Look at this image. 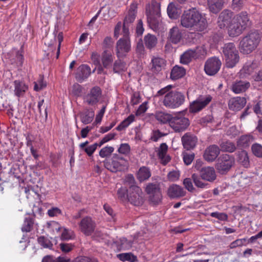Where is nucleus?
I'll list each match as a JSON object with an SVG mask.
<instances>
[{
    "instance_id": "1",
    "label": "nucleus",
    "mask_w": 262,
    "mask_h": 262,
    "mask_svg": "<svg viewBox=\"0 0 262 262\" xmlns=\"http://www.w3.org/2000/svg\"><path fill=\"white\" fill-rule=\"evenodd\" d=\"M117 197L122 202H129L135 206H142L145 195L135 181H124L123 186L117 190Z\"/></svg>"
},
{
    "instance_id": "2",
    "label": "nucleus",
    "mask_w": 262,
    "mask_h": 262,
    "mask_svg": "<svg viewBox=\"0 0 262 262\" xmlns=\"http://www.w3.org/2000/svg\"><path fill=\"white\" fill-rule=\"evenodd\" d=\"M181 25L196 31H203L208 26L205 16L193 8L184 11L181 17Z\"/></svg>"
},
{
    "instance_id": "3",
    "label": "nucleus",
    "mask_w": 262,
    "mask_h": 262,
    "mask_svg": "<svg viewBox=\"0 0 262 262\" xmlns=\"http://www.w3.org/2000/svg\"><path fill=\"white\" fill-rule=\"evenodd\" d=\"M172 85H168L159 90L156 97L165 95L162 101L163 104L169 108H176L182 105L185 101L184 95L177 91H171Z\"/></svg>"
},
{
    "instance_id": "4",
    "label": "nucleus",
    "mask_w": 262,
    "mask_h": 262,
    "mask_svg": "<svg viewBox=\"0 0 262 262\" xmlns=\"http://www.w3.org/2000/svg\"><path fill=\"white\" fill-rule=\"evenodd\" d=\"M261 39V35L257 30L249 31L240 40L238 48L243 54H249L255 50Z\"/></svg>"
},
{
    "instance_id": "5",
    "label": "nucleus",
    "mask_w": 262,
    "mask_h": 262,
    "mask_svg": "<svg viewBox=\"0 0 262 262\" xmlns=\"http://www.w3.org/2000/svg\"><path fill=\"white\" fill-rule=\"evenodd\" d=\"M222 53L227 68H232L238 62L239 60L238 51L233 42L224 44L222 47Z\"/></svg>"
},
{
    "instance_id": "6",
    "label": "nucleus",
    "mask_w": 262,
    "mask_h": 262,
    "mask_svg": "<svg viewBox=\"0 0 262 262\" xmlns=\"http://www.w3.org/2000/svg\"><path fill=\"white\" fill-rule=\"evenodd\" d=\"M235 164V159L233 156L227 154L221 155L216 160L215 167L222 174H226Z\"/></svg>"
},
{
    "instance_id": "7",
    "label": "nucleus",
    "mask_w": 262,
    "mask_h": 262,
    "mask_svg": "<svg viewBox=\"0 0 262 262\" xmlns=\"http://www.w3.org/2000/svg\"><path fill=\"white\" fill-rule=\"evenodd\" d=\"M145 191L148 195L150 202L154 205H158L162 202L163 196L159 183H148L145 187Z\"/></svg>"
},
{
    "instance_id": "8",
    "label": "nucleus",
    "mask_w": 262,
    "mask_h": 262,
    "mask_svg": "<svg viewBox=\"0 0 262 262\" xmlns=\"http://www.w3.org/2000/svg\"><path fill=\"white\" fill-rule=\"evenodd\" d=\"M104 165L108 170L115 172L124 169L126 167L127 161L122 157L114 154L110 160H106L104 162Z\"/></svg>"
},
{
    "instance_id": "9",
    "label": "nucleus",
    "mask_w": 262,
    "mask_h": 262,
    "mask_svg": "<svg viewBox=\"0 0 262 262\" xmlns=\"http://www.w3.org/2000/svg\"><path fill=\"white\" fill-rule=\"evenodd\" d=\"M80 231L86 236H90L95 231L96 224L95 221L90 216L83 217L78 223Z\"/></svg>"
},
{
    "instance_id": "10",
    "label": "nucleus",
    "mask_w": 262,
    "mask_h": 262,
    "mask_svg": "<svg viewBox=\"0 0 262 262\" xmlns=\"http://www.w3.org/2000/svg\"><path fill=\"white\" fill-rule=\"evenodd\" d=\"M190 125V121L184 117H172L170 122V126L175 132L180 133L185 131Z\"/></svg>"
},
{
    "instance_id": "11",
    "label": "nucleus",
    "mask_w": 262,
    "mask_h": 262,
    "mask_svg": "<svg viewBox=\"0 0 262 262\" xmlns=\"http://www.w3.org/2000/svg\"><path fill=\"white\" fill-rule=\"evenodd\" d=\"M211 100L212 97L210 95L200 96L190 104L189 112L193 113L199 112L205 107Z\"/></svg>"
},
{
    "instance_id": "12",
    "label": "nucleus",
    "mask_w": 262,
    "mask_h": 262,
    "mask_svg": "<svg viewBox=\"0 0 262 262\" xmlns=\"http://www.w3.org/2000/svg\"><path fill=\"white\" fill-rule=\"evenodd\" d=\"M222 65L221 61L217 57H213L208 59L204 66V70L208 75H215Z\"/></svg>"
},
{
    "instance_id": "13",
    "label": "nucleus",
    "mask_w": 262,
    "mask_h": 262,
    "mask_svg": "<svg viewBox=\"0 0 262 262\" xmlns=\"http://www.w3.org/2000/svg\"><path fill=\"white\" fill-rule=\"evenodd\" d=\"M131 49L130 40L129 38H121L116 43V53L118 57L125 55L129 52Z\"/></svg>"
},
{
    "instance_id": "14",
    "label": "nucleus",
    "mask_w": 262,
    "mask_h": 262,
    "mask_svg": "<svg viewBox=\"0 0 262 262\" xmlns=\"http://www.w3.org/2000/svg\"><path fill=\"white\" fill-rule=\"evenodd\" d=\"M102 91L101 89L95 86L91 89L90 92L85 96V101L89 105L96 104L101 97Z\"/></svg>"
},
{
    "instance_id": "15",
    "label": "nucleus",
    "mask_w": 262,
    "mask_h": 262,
    "mask_svg": "<svg viewBox=\"0 0 262 262\" xmlns=\"http://www.w3.org/2000/svg\"><path fill=\"white\" fill-rule=\"evenodd\" d=\"M233 13L228 9L224 10L219 15L217 18L218 26L223 29L227 27L232 21Z\"/></svg>"
},
{
    "instance_id": "16",
    "label": "nucleus",
    "mask_w": 262,
    "mask_h": 262,
    "mask_svg": "<svg viewBox=\"0 0 262 262\" xmlns=\"http://www.w3.org/2000/svg\"><path fill=\"white\" fill-rule=\"evenodd\" d=\"M220 154V147L215 144L208 146L204 151L203 158L207 162H213Z\"/></svg>"
},
{
    "instance_id": "17",
    "label": "nucleus",
    "mask_w": 262,
    "mask_h": 262,
    "mask_svg": "<svg viewBox=\"0 0 262 262\" xmlns=\"http://www.w3.org/2000/svg\"><path fill=\"white\" fill-rule=\"evenodd\" d=\"M181 141L184 148L188 150L192 149L195 147L198 142V138L195 135L188 132L182 137Z\"/></svg>"
},
{
    "instance_id": "18",
    "label": "nucleus",
    "mask_w": 262,
    "mask_h": 262,
    "mask_svg": "<svg viewBox=\"0 0 262 262\" xmlns=\"http://www.w3.org/2000/svg\"><path fill=\"white\" fill-rule=\"evenodd\" d=\"M258 64L256 62H247L240 71L239 76L242 78L252 77L255 71H258Z\"/></svg>"
},
{
    "instance_id": "19",
    "label": "nucleus",
    "mask_w": 262,
    "mask_h": 262,
    "mask_svg": "<svg viewBox=\"0 0 262 262\" xmlns=\"http://www.w3.org/2000/svg\"><path fill=\"white\" fill-rule=\"evenodd\" d=\"M167 194L170 199H175L184 196L186 192L182 187L178 185L172 184L168 188Z\"/></svg>"
},
{
    "instance_id": "20",
    "label": "nucleus",
    "mask_w": 262,
    "mask_h": 262,
    "mask_svg": "<svg viewBox=\"0 0 262 262\" xmlns=\"http://www.w3.org/2000/svg\"><path fill=\"white\" fill-rule=\"evenodd\" d=\"M246 104L245 97H236L231 98L228 102L229 108L234 111H238L243 108Z\"/></svg>"
},
{
    "instance_id": "21",
    "label": "nucleus",
    "mask_w": 262,
    "mask_h": 262,
    "mask_svg": "<svg viewBox=\"0 0 262 262\" xmlns=\"http://www.w3.org/2000/svg\"><path fill=\"white\" fill-rule=\"evenodd\" d=\"M91 74L90 67L86 64L80 65L77 70L75 78L77 81L82 82L87 79Z\"/></svg>"
},
{
    "instance_id": "22",
    "label": "nucleus",
    "mask_w": 262,
    "mask_h": 262,
    "mask_svg": "<svg viewBox=\"0 0 262 262\" xmlns=\"http://www.w3.org/2000/svg\"><path fill=\"white\" fill-rule=\"evenodd\" d=\"M182 33L180 29L177 26H174L169 30L167 39L170 42L177 44L182 39Z\"/></svg>"
},
{
    "instance_id": "23",
    "label": "nucleus",
    "mask_w": 262,
    "mask_h": 262,
    "mask_svg": "<svg viewBox=\"0 0 262 262\" xmlns=\"http://www.w3.org/2000/svg\"><path fill=\"white\" fill-rule=\"evenodd\" d=\"M233 18L244 30L247 27H250L251 25V21L250 20L249 15L246 12H241L239 14L234 16Z\"/></svg>"
},
{
    "instance_id": "24",
    "label": "nucleus",
    "mask_w": 262,
    "mask_h": 262,
    "mask_svg": "<svg viewBox=\"0 0 262 262\" xmlns=\"http://www.w3.org/2000/svg\"><path fill=\"white\" fill-rule=\"evenodd\" d=\"M228 30V34L229 36L234 37L241 35L244 30L233 18L232 21L226 27Z\"/></svg>"
},
{
    "instance_id": "25",
    "label": "nucleus",
    "mask_w": 262,
    "mask_h": 262,
    "mask_svg": "<svg viewBox=\"0 0 262 262\" xmlns=\"http://www.w3.org/2000/svg\"><path fill=\"white\" fill-rule=\"evenodd\" d=\"M200 174L203 180H215L216 172L212 167H204L200 170Z\"/></svg>"
},
{
    "instance_id": "26",
    "label": "nucleus",
    "mask_w": 262,
    "mask_h": 262,
    "mask_svg": "<svg viewBox=\"0 0 262 262\" xmlns=\"http://www.w3.org/2000/svg\"><path fill=\"white\" fill-rule=\"evenodd\" d=\"M250 86V84L249 82L239 80L233 83L231 89L234 93L239 94L245 92Z\"/></svg>"
},
{
    "instance_id": "27",
    "label": "nucleus",
    "mask_w": 262,
    "mask_h": 262,
    "mask_svg": "<svg viewBox=\"0 0 262 262\" xmlns=\"http://www.w3.org/2000/svg\"><path fill=\"white\" fill-rule=\"evenodd\" d=\"M151 63V71L152 73L157 74L165 66L166 61L160 57H154Z\"/></svg>"
},
{
    "instance_id": "28",
    "label": "nucleus",
    "mask_w": 262,
    "mask_h": 262,
    "mask_svg": "<svg viewBox=\"0 0 262 262\" xmlns=\"http://www.w3.org/2000/svg\"><path fill=\"white\" fill-rule=\"evenodd\" d=\"M167 12L171 19H177L181 13V10L178 5L171 2L168 5Z\"/></svg>"
},
{
    "instance_id": "29",
    "label": "nucleus",
    "mask_w": 262,
    "mask_h": 262,
    "mask_svg": "<svg viewBox=\"0 0 262 262\" xmlns=\"http://www.w3.org/2000/svg\"><path fill=\"white\" fill-rule=\"evenodd\" d=\"M224 3V0H207L209 11L214 14H217L222 10Z\"/></svg>"
},
{
    "instance_id": "30",
    "label": "nucleus",
    "mask_w": 262,
    "mask_h": 262,
    "mask_svg": "<svg viewBox=\"0 0 262 262\" xmlns=\"http://www.w3.org/2000/svg\"><path fill=\"white\" fill-rule=\"evenodd\" d=\"M81 122L87 124L91 123L94 117V112L92 109H84L83 112L79 113Z\"/></svg>"
},
{
    "instance_id": "31",
    "label": "nucleus",
    "mask_w": 262,
    "mask_h": 262,
    "mask_svg": "<svg viewBox=\"0 0 262 262\" xmlns=\"http://www.w3.org/2000/svg\"><path fill=\"white\" fill-rule=\"evenodd\" d=\"M198 57L196 50H188L185 52L180 58V61L183 64L189 63L193 59Z\"/></svg>"
},
{
    "instance_id": "32",
    "label": "nucleus",
    "mask_w": 262,
    "mask_h": 262,
    "mask_svg": "<svg viewBox=\"0 0 262 262\" xmlns=\"http://www.w3.org/2000/svg\"><path fill=\"white\" fill-rule=\"evenodd\" d=\"M168 146L166 143H162L158 150V155L163 164H166L170 160L169 156H166Z\"/></svg>"
},
{
    "instance_id": "33",
    "label": "nucleus",
    "mask_w": 262,
    "mask_h": 262,
    "mask_svg": "<svg viewBox=\"0 0 262 262\" xmlns=\"http://www.w3.org/2000/svg\"><path fill=\"white\" fill-rule=\"evenodd\" d=\"M137 7L135 4H132L128 11V13L124 18L123 23L124 25H128L132 23L136 16Z\"/></svg>"
},
{
    "instance_id": "34",
    "label": "nucleus",
    "mask_w": 262,
    "mask_h": 262,
    "mask_svg": "<svg viewBox=\"0 0 262 262\" xmlns=\"http://www.w3.org/2000/svg\"><path fill=\"white\" fill-rule=\"evenodd\" d=\"M185 74L186 70L183 67L175 66L171 71L170 78L176 80L183 77Z\"/></svg>"
},
{
    "instance_id": "35",
    "label": "nucleus",
    "mask_w": 262,
    "mask_h": 262,
    "mask_svg": "<svg viewBox=\"0 0 262 262\" xmlns=\"http://www.w3.org/2000/svg\"><path fill=\"white\" fill-rule=\"evenodd\" d=\"M237 161L246 168L250 166V161L247 152L245 150H242L237 154Z\"/></svg>"
},
{
    "instance_id": "36",
    "label": "nucleus",
    "mask_w": 262,
    "mask_h": 262,
    "mask_svg": "<svg viewBox=\"0 0 262 262\" xmlns=\"http://www.w3.org/2000/svg\"><path fill=\"white\" fill-rule=\"evenodd\" d=\"M219 147H220V151L230 153L234 152L236 149L235 144L229 141L222 142L220 144Z\"/></svg>"
},
{
    "instance_id": "37",
    "label": "nucleus",
    "mask_w": 262,
    "mask_h": 262,
    "mask_svg": "<svg viewBox=\"0 0 262 262\" xmlns=\"http://www.w3.org/2000/svg\"><path fill=\"white\" fill-rule=\"evenodd\" d=\"M151 177V172L149 168L142 166L137 173V178L139 180H147Z\"/></svg>"
},
{
    "instance_id": "38",
    "label": "nucleus",
    "mask_w": 262,
    "mask_h": 262,
    "mask_svg": "<svg viewBox=\"0 0 262 262\" xmlns=\"http://www.w3.org/2000/svg\"><path fill=\"white\" fill-rule=\"evenodd\" d=\"M155 117L160 123L165 124L168 122L169 125L170 120L172 118V116L170 114L163 112H156Z\"/></svg>"
},
{
    "instance_id": "39",
    "label": "nucleus",
    "mask_w": 262,
    "mask_h": 262,
    "mask_svg": "<svg viewBox=\"0 0 262 262\" xmlns=\"http://www.w3.org/2000/svg\"><path fill=\"white\" fill-rule=\"evenodd\" d=\"M253 140L252 137L250 135L242 136L237 141V145L241 148L248 147L253 141Z\"/></svg>"
},
{
    "instance_id": "40",
    "label": "nucleus",
    "mask_w": 262,
    "mask_h": 262,
    "mask_svg": "<svg viewBox=\"0 0 262 262\" xmlns=\"http://www.w3.org/2000/svg\"><path fill=\"white\" fill-rule=\"evenodd\" d=\"M144 41L147 49L155 48L157 43V38L155 35L148 33L144 36Z\"/></svg>"
},
{
    "instance_id": "41",
    "label": "nucleus",
    "mask_w": 262,
    "mask_h": 262,
    "mask_svg": "<svg viewBox=\"0 0 262 262\" xmlns=\"http://www.w3.org/2000/svg\"><path fill=\"white\" fill-rule=\"evenodd\" d=\"M146 13L147 17L151 15L156 18H160L161 16L160 3L157 2L152 3L151 9L149 11L146 10Z\"/></svg>"
},
{
    "instance_id": "42",
    "label": "nucleus",
    "mask_w": 262,
    "mask_h": 262,
    "mask_svg": "<svg viewBox=\"0 0 262 262\" xmlns=\"http://www.w3.org/2000/svg\"><path fill=\"white\" fill-rule=\"evenodd\" d=\"M14 83L15 85V94L18 97L23 95L28 89V86L21 81L15 80Z\"/></svg>"
},
{
    "instance_id": "43",
    "label": "nucleus",
    "mask_w": 262,
    "mask_h": 262,
    "mask_svg": "<svg viewBox=\"0 0 262 262\" xmlns=\"http://www.w3.org/2000/svg\"><path fill=\"white\" fill-rule=\"evenodd\" d=\"M34 224V217L31 216L26 217L21 227L22 231L26 232H30L33 229Z\"/></svg>"
},
{
    "instance_id": "44",
    "label": "nucleus",
    "mask_w": 262,
    "mask_h": 262,
    "mask_svg": "<svg viewBox=\"0 0 262 262\" xmlns=\"http://www.w3.org/2000/svg\"><path fill=\"white\" fill-rule=\"evenodd\" d=\"M113 58L111 53L107 51H104L102 54L101 61L103 66L105 68H107L113 62Z\"/></svg>"
},
{
    "instance_id": "45",
    "label": "nucleus",
    "mask_w": 262,
    "mask_h": 262,
    "mask_svg": "<svg viewBox=\"0 0 262 262\" xmlns=\"http://www.w3.org/2000/svg\"><path fill=\"white\" fill-rule=\"evenodd\" d=\"M135 116L134 115H130L127 118L122 121L116 127V129L121 131L127 127L132 122L134 121Z\"/></svg>"
},
{
    "instance_id": "46",
    "label": "nucleus",
    "mask_w": 262,
    "mask_h": 262,
    "mask_svg": "<svg viewBox=\"0 0 262 262\" xmlns=\"http://www.w3.org/2000/svg\"><path fill=\"white\" fill-rule=\"evenodd\" d=\"M126 69V64L124 62L120 59L115 61L113 66V71L114 73H120L124 71Z\"/></svg>"
},
{
    "instance_id": "47",
    "label": "nucleus",
    "mask_w": 262,
    "mask_h": 262,
    "mask_svg": "<svg viewBox=\"0 0 262 262\" xmlns=\"http://www.w3.org/2000/svg\"><path fill=\"white\" fill-rule=\"evenodd\" d=\"M37 241L38 244L44 248L51 249L53 247V245L51 242L43 236L38 237Z\"/></svg>"
},
{
    "instance_id": "48",
    "label": "nucleus",
    "mask_w": 262,
    "mask_h": 262,
    "mask_svg": "<svg viewBox=\"0 0 262 262\" xmlns=\"http://www.w3.org/2000/svg\"><path fill=\"white\" fill-rule=\"evenodd\" d=\"M34 90L37 92L40 91L47 86V83L43 81V76L40 75L37 81L34 82Z\"/></svg>"
},
{
    "instance_id": "49",
    "label": "nucleus",
    "mask_w": 262,
    "mask_h": 262,
    "mask_svg": "<svg viewBox=\"0 0 262 262\" xmlns=\"http://www.w3.org/2000/svg\"><path fill=\"white\" fill-rule=\"evenodd\" d=\"M133 242L128 240L125 237H122L119 240V247L120 248L123 250H127L130 248L132 246Z\"/></svg>"
},
{
    "instance_id": "50",
    "label": "nucleus",
    "mask_w": 262,
    "mask_h": 262,
    "mask_svg": "<svg viewBox=\"0 0 262 262\" xmlns=\"http://www.w3.org/2000/svg\"><path fill=\"white\" fill-rule=\"evenodd\" d=\"M251 150L253 155L258 157L262 158V146L258 143H255L251 146Z\"/></svg>"
},
{
    "instance_id": "51",
    "label": "nucleus",
    "mask_w": 262,
    "mask_h": 262,
    "mask_svg": "<svg viewBox=\"0 0 262 262\" xmlns=\"http://www.w3.org/2000/svg\"><path fill=\"white\" fill-rule=\"evenodd\" d=\"M147 21L152 29H156L158 28L160 24V18H156L152 16L147 17Z\"/></svg>"
},
{
    "instance_id": "52",
    "label": "nucleus",
    "mask_w": 262,
    "mask_h": 262,
    "mask_svg": "<svg viewBox=\"0 0 262 262\" xmlns=\"http://www.w3.org/2000/svg\"><path fill=\"white\" fill-rule=\"evenodd\" d=\"M74 232L70 229L64 228L61 233V238L62 240H69L74 237Z\"/></svg>"
},
{
    "instance_id": "53",
    "label": "nucleus",
    "mask_w": 262,
    "mask_h": 262,
    "mask_svg": "<svg viewBox=\"0 0 262 262\" xmlns=\"http://www.w3.org/2000/svg\"><path fill=\"white\" fill-rule=\"evenodd\" d=\"M114 148L112 146H106L102 148L99 151V155L102 158L110 156L114 151Z\"/></svg>"
},
{
    "instance_id": "54",
    "label": "nucleus",
    "mask_w": 262,
    "mask_h": 262,
    "mask_svg": "<svg viewBox=\"0 0 262 262\" xmlns=\"http://www.w3.org/2000/svg\"><path fill=\"white\" fill-rule=\"evenodd\" d=\"M246 0H232V8L233 10L239 11L244 6Z\"/></svg>"
},
{
    "instance_id": "55",
    "label": "nucleus",
    "mask_w": 262,
    "mask_h": 262,
    "mask_svg": "<svg viewBox=\"0 0 262 262\" xmlns=\"http://www.w3.org/2000/svg\"><path fill=\"white\" fill-rule=\"evenodd\" d=\"M183 159L185 164L187 165H188L191 163L192 161L194 158V154L192 153H187L183 152Z\"/></svg>"
},
{
    "instance_id": "56",
    "label": "nucleus",
    "mask_w": 262,
    "mask_h": 262,
    "mask_svg": "<svg viewBox=\"0 0 262 262\" xmlns=\"http://www.w3.org/2000/svg\"><path fill=\"white\" fill-rule=\"evenodd\" d=\"M210 216L215 217L221 221H226L228 220V215L223 212H213L210 213Z\"/></svg>"
},
{
    "instance_id": "57",
    "label": "nucleus",
    "mask_w": 262,
    "mask_h": 262,
    "mask_svg": "<svg viewBox=\"0 0 262 262\" xmlns=\"http://www.w3.org/2000/svg\"><path fill=\"white\" fill-rule=\"evenodd\" d=\"M97 146L98 143H96L93 145L85 147L82 150L84 151L89 156H91L97 149Z\"/></svg>"
},
{
    "instance_id": "58",
    "label": "nucleus",
    "mask_w": 262,
    "mask_h": 262,
    "mask_svg": "<svg viewBox=\"0 0 262 262\" xmlns=\"http://www.w3.org/2000/svg\"><path fill=\"white\" fill-rule=\"evenodd\" d=\"M137 53L140 56H142L144 54L145 49L143 45V41L141 39L138 41L136 47Z\"/></svg>"
},
{
    "instance_id": "59",
    "label": "nucleus",
    "mask_w": 262,
    "mask_h": 262,
    "mask_svg": "<svg viewBox=\"0 0 262 262\" xmlns=\"http://www.w3.org/2000/svg\"><path fill=\"white\" fill-rule=\"evenodd\" d=\"M118 151L120 154L126 155L130 151V146L126 143L121 144Z\"/></svg>"
},
{
    "instance_id": "60",
    "label": "nucleus",
    "mask_w": 262,
    "mask_h": 262,
    "mask_svg": "<svg viewBox=\"0 0 262 262\" xmlns=\"http://www.w3.org/2000/svg\"><path fill=\"white\" fill-rule=\"evenodd\" d=\"M246 241L245 238L237 239L232 242L229 245L230 249H234L237 247L242 246L244 245V242Z\"/></svg>"
},
{
    "instance_id": "61",
    "label": "nucleus",
    "mask_w": 262,
    "mask_h": 262,
    "mask_svg": "<svg viewBox=\"0 0 262 262\" xmlns=\"http://www.w3.org/2000/svg\"><path fill=\"white\" fill-rule=\"evenodd\" d=\"M59 246L61 251L65 253L71 251L74 248V246L71 244L61 243Z\"/></svg>"
},
{
    "instance_id": "62",
    "label": "nucleus",
    "mask_w": 262,
    "mask_h": 262,
    "mask_svg": "<svg viewBox=\"0 0 262 262\" xmlns=\"http://www.w3.org/2000/svg\"><path fill=\"white\" fill-rule=\"evenodd\" d=\"M118 257L120 260L124 261L132 260V258L134 256L130 253H121L118 255Z\"/></svg>"
},
{
    "instance_id": "63",
    "label": "nucleus",
    "mask_w": 262,
    "mask_h": 262,
    "mask_svg": "<svg viewBox=\"0 0 262 262\" xmlns=\"http://www.w3.org/2000/svg\"><path fill=\"white\" fill-rule=\"evenodd\" d=\"M112 38L111 37H106L103 41L102 46L103 48H110L113 45Z\"/></svg>"
},
{
    "instance_id": "64",
    "label": "nucleus",
    "mask_w": 262,
    "mask_h": 262,
    "mask_svg": "<svg viewBox=\"0 0 262 262\" xmlns=\"http://www.w3.org/2000/svg\"><path fill=\"white\" fill-rule=\"evenodd\" d=\"M140 99V94L138 92L134 93L131 98V104L134 105L139 103Z\"/></svg>"
}]
</instances>
